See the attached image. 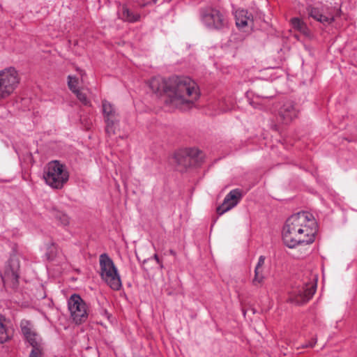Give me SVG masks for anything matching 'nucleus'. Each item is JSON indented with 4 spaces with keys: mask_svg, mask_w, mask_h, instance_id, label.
<instances>
[{
    "mask_svg": "<svg viewBox=\"0 0 357 357\" xmlns=\"http://www.w3.org/2000/svg\"><path fill=\"white\" fill-rule=\"evenodd\" d=\"M317 232L315 220L312 214L299 212L290 216L282 231L284 244L293 248L300 244H310L314 241Z\"/></svg>",
    "mask_w": 357,
    "mask_h": 357,
    "instance_id": "f257e3e1",
    "label": "nucleus"
},
{
    "mask_svg": "<svg viewBox=\"0 0 357 357\" xmlns=\"http://www.w3.org/2000/svg\"><path fill=\"white\" fill-rule=\"evenodd\" d=\"M156 96L167 105L185 109L189 107L200 96L199 91H156Z\"/></svg>",
    "mask_w": 357,
    "mask_h": 357,
    "instance_id": "f03ea898",
    "label": "nucleus"
},
{
    "mask_svg": "<svg viewBox=\"0 0 357 357\" xmlns=\"http://www.w3.org/2000/svg\"><path fill=\"white\" fill-rule=\"evenodd\" d=\"M43 177L48 185L61 189L68 181L69 173L66 165L57 160H53L45 167Z\"/></svg>",
    "mask_w": 357,
    "mask_h": 357,
    "instance_id": "7ed1b4c3",
    "label": "nucleus"
},
{
    "mask_svg": "<svg viewBox=\"0 0 357 357\" xmlns=\"http://www.w3.org/2000/svg\"><path fill=\"white\" fill-rule=\"evenodd\" d=\"M100 270L101 278L113 290H119L122 286L120 275L112 259L107 255L100 256Z\"/></svg>",
    "mask_w": 357,
    "mask_h": 357,
    "instance_id": "20e7f679",
    "label": "nucleus"
},
{
    "mask_svg": "<svg viewBox=\"0 0 357 357\" xmlns=\"http://www.w3.org/2000/svg\"><path fill=\"white\" fill-rule=\"evenodd\" d=\"M174 159L178 166L185 169L201 160L202 152L196 148L181 149L174 153Z\"/></svg>",
    "mask_w": 357,
    "mask_h": 357,
    "instance_id": "39448f33",
    "label": "nucleus"
},
{
    "mask_svg": "<svg viewBox=\"0 0 357 357\" xmlns=\"http://www.w3.org/2000/svg\"><path fill=\"white\" fill-rule=\"evenodd\" d=\"M68 306L71 317L76 324L86 321L88 317L86 305L79 295H72L68 299Z\"/></svg>",
    "mask_w": 357,
    "mask_h": 357,
    "instance_id": "423d86ee",
    "label": "nucleus"
},
{
    "mask_svg": "<svg viewBox=\"0 0 357 357\" xmlns=\"http://www.w3.org/2000/svg\"><path fill=\"white\" fill-rule=\"evenodd\" d=\"M202 20L209 28L220 29L227 25L224 15L217 9L206 8L202 10Z\"/></svg>",
    "mask_w": 357,
    "mask_h": 357,
    "instance_id": "0eeeda50",
    "label": "nucleus"
},
{
    "mask_svg": "<svg viewBox=\"0 0 357 357\" xmlns=\"http://www.w3.org/2000/svg\"><path fill=\"white\" fill-rule=\"evenodd\" d=\"M102 112L106 124V133L111 136L115 134L116 125L118 123V113L115 107L109 101L102 102Z\"/></svg>",
    "mask_w": 357,
    "mask_h": 357,
    "instance_id": "6e6552de",
    "label": "nucleus"
},
{
    "mask_svg": "<svg viewBox=\"0 0 357 357\" xmlns=\"http://www.w3.org/2000/svg\"><path fill=\"white\" fill-rule=\"evenodd\" d=\"M20 261L17 258L13 257L6 265L1 280L5 285L15 288L18 284Z\"/></svg>",
    "mask_w": 357,
    "mask_h": 357,
    "instance_id": "1a4fd4ad",
    "label": "nucleus"
},
{
    "mask_svg": "<svg viewBox=\"0 0 357 357\" xmlns=\"http://www.w3.org/2000/svg\"><path fill=\"white\" fill-rule=\"evenodd\" d=\"M315 291L316 285L314 283L307 284L290 292L288 301L296 305H302L307 303Z\"/></svg>",
    "mask_w": 357,
    "mask_h": 357,
    "instance_id": "9d476101",
    "label": "nucleus"
},
{
    "mask_svg": "<svg viewBox=\"0 0 357 357\" xmlns=\"http://www.w3.org/2000/svg\"><path fill=\"white\" fill-rule=\"evenodd\" d=\"M19 82L20 77L14 68H8L0 70V89L17 88Z\"/></svg>",
    "mask_w": 357,
    "mask_h": 357,
    "instance_id": "9b49d317",
    "label": "nucleus"
},
{
    "mask_svg": "<svg viewBox=\"0 0 357 357\" xmlns=\"http://www.w3.org/2000/svg\"><path fill=\"white\" fill-rule=\"evenodd\" d=\"M243 197L240 189L231 190L225 197L222 204L217 208V213L221 215L236 206Z\"/></svg>",
    "mask_w": 357,
    "mask_h": 357,
    "instance_id": "f8f14e48",
    "label": "nucleus"
},
{
    "mask_svg": "<svg viewBox=\"0 0 357 357\" xmlns=\"http://www.w3.org/2000/svg\"><path fill=\"white\" fill-rule=\"evenodd\" d=\"M169 87L171 89H197V83L187 76L172 75L169 77Z\"/></svg>",
    "mask_w": 357,
    "mask_h": 357,
    "instance_id": "ddd939ff",
    "label": "nucleus"
},
{
    "mask_svg": "<svg viewBox=\"0 0 357 357\" xmlns=\"http://www.w3.org/2000/svg\"><path fill=\"white\" fill-rule=\"evenodd\" d=\"M264 91H247L245 96L250 105L257 107L258 105L266 103L273 96H268Z\"/></svg>",
    "mask_w": 357,
    "mask_h": 357,
    "instance_id": "4468645a",
    "label": "nucleus"
},
{
    "mask_svg": "<svg viewBox=\"0 0 357 357\" xmlns=\"http://www.w3.org/2000/svg\"><path fill=\"white\" fill-rule=\"evenodd\" d=\"M298 112V109L292 102H286L281 107L279 115L284 123H287L297 117Z\"/></svg>",
    "mask_w": 357,
    "mask_h": 357,
    "instance_id": "2eb2a0df",
    "label": "nucleus"
},
{
    "mask_svg": "<svg viewBox=\"0 0 357 357\" xmlns=\"http://www.w3.org/2000/svg\"><path fill=\"white\" fill-rule=\"evenodd\" d=\"M24 337L33 347L29 357H41L42 351L40 348V338L35 331V329L30 333V335H26Z\"/></svg>",
    "mask_w": 357,
    "mask_h": 357,
    "instance_id": "dca6fc26",
    "label": "nucleus"
},
{
    "mask_svg": "<svg viewBox=\"0 0 357 357\" xmlns=\"http://www.w3.org/2000/svg\"><path fill=\"white\" fill-rule=\"evenodd\" d=\"M13 335V329L10 323L3 316L0 315V343L10 340Z\"/></svg>",
    "mask_w": 357,
    "mask_h": 357,
    "instance_id": "f3484780",
    "label": "nucleus"
},
{
    "mask_svg": "<svg viewBox=\"0 0 357 357\" xmlns=\"http://www.w3.org/2000/svg\"><path fill=\"white\" fill-rule=\"evenodd\" d=\"M265 264V257L260 256L258 262L255 268V275L252 279V283L254 286H259L263 284L265 276L264 274V266Z\"/></svg>",
    "mask_w": 357,
    "mask_h": 357,
    "instance_id": "a211bd4d",
    "label": "nucleus"
},
{
    "mask_svg": "<svg viewBox=\"0 0 357 357\" xmlns=\"http://www.w3.org/2000/svg\"><path fill=\"white\" fill-rule=\"evenodd\" d=\"M307 11L310 17L323 24H331L334 21L333 15L326 16L323 15L317 8L309 6Z\"/></svg>",
    "mask_w": 357,
    "mask_h": 357,
    "instance_id": "6ab92c4d",
    "label": "nucleus"
},
{
    "mask_svg": "<svg viewBox=\"0 0 357 357\" xmlns=\"http://www.w3.org/2000/svg\"><path fill=\"white\" fill-rule=\"evenodd\" d=\"M248 14V11L245 10L236 12V24L238 27L244 28L252 24V20Z\"/></svg>",
    "mask_w": 357,
    "mask_h": 357,
    "instance_id": "aec40b11",
    "label": "nucleus"
},
{
    "mask_svg": "<svg viewBox=\"0 0 357 357\" xmlns=\"http://www.w3.org/2000/svg\"><path fill=\"white\" fill-rule=\"evenodd\" d=\"M168 85L169 78L166 79L160 76L152 78L149 82L151 89H171Z\"/></svg>",
    "mask_w": 357,
    "mask_h": 357,
    "instance_id": "412c9836",
    "label": "nucleus"
},
{
    "mask_svg": "<svg viewBox=\"0 0 357 357\" xmlns=\"http://www.w3.org/2000/svg\"><path fill=\"white\" fill-rule=\"evenodd\" d=\"M119 18L128 22H135L140 20V15L134 13L130 10L126 6H123L121 12L119 13Z\"/></svg>",
    "mask_w": 357,
    "mask_h": 357,
    "instance_id": "4be33fe9",
    "label": "nucleus"
},
{
    "mask_svg": "<svg viewBox=\"0 0 357 357\" xmlns=\"http://www.w3.org/2000/svg\"><path fill=\"white\" fill-rule=\"evenodd\" d=\"M291 23L293 27L296 29L301 33H303L305 36L309 34V30L306 26V24L301 21L299 18L295 17L291 19Z\"/></svg>",
    "mask_w": 357,
    "mask_h": 357,
    "instance_id": "5701e85b",
    "label": "nucleus"
},
{
    "mask_svg": "<svg viewBox=\"0 0 357 357\" xmlns=\"http://www.w3.org/2000/svg\"><path fill=\"white\" fill-rule=\"evenodd\" d=\"M20 327L24 336L30 335V333L34 330L33 324L27 320H22Z\"/></svg>",
    "mask_w": 357,
    "mask_h": 357,
    "instance_id": "b1692460",
    "label": "nucleus"
},
{
    "mask_svg": "<svg viewBox=\"0 0 357 357\" xmlns=\"http://www.w3.org/2000/svg\"><path fill=\"white\" fill-rule=\"evenodd\" d=\"M55 218L63 225L66 226L70 223L69 217L64 213L58 211L55 214Z\"/></svg>",
    "mask_w": 357,
    "mask_h": 357,
    "instance_id": "393cba45",
    "label": "nucleus"
},
{
    "mask_svg": "<svg viewBox=\"0 0 357 357\" xmlns=\"http://www.w3.org/2000/svg\"><path fill=\"white\" fill-rule=\"evenodd\" d=\"M76 97L84 105H89L90 102L87 98V96L83 91H73Z\"/></svg>",
    "mask_w": 357,
    "mask_h": 357,
    "instance_id": "a878e982",
    "label": "nucleus"
},
{
    "mask_svg": "<svg viewBox=\"0 0 357 357\" xmlns=\"http://www.w3.org/2000/svg\"><path fill=\"white\" fill-rule=\"evenodd\" d=\"M78 79L75 77L68 76V86L70 89H76V87L78 86Z\"/></svg>",
    "mask_w": 357,
    "mask_h": 357,
    "instance_id": "bb28decb",
    "label": "nucleus"
},
{
    "mask_svg": "<svg viewBox=\"0 0 357 357\" xmlns=\"http://www.w3.org/2000/svg\"><path fill=\"white\" fill-rule=\"evenodd\" d=\"M317 337H314L307 344L303 345V347H313L317 343Z\"/></svg>",
    "mask_w": 357,
    "mask_h": 357,
    "instance_id": "cd10ccee",
    "label": "nucleus"
},
{
    "mask_svg": "<svg viewBox=\"0 0 357 357\" xmlns=\"http://www.w3.org/2000/svg\"><path fill=\"white\" fill-rule=\"evenodd\" d=\"M10 94V91H0V99L6 98Z\"/></svg>",
    "mask_w": 357,
    "mask_h": 357,
    "instance_id": "c85d7f7f",
    "label": "nucleus"
},
{
    "mask_svg": "<svg viewBox=\"0 0 357 357\" xmlns=\"http://www.w3.org/2000/svg\"><path fill=\"white\" fill-rule=\"evenodd\" d=\"M153 257L155 259V261H157V263L160 265V267L162 268V264L160 263L158 256L155 254V255H154Z\"/></svg>",
    "mask_w": 357,
    "mask_h": 357,
    "instance_id": "c756f323",
    "label": "nucleus"
},
{
    "mask_svg": "<svg viewBox=\"0 0 357 357\" xmlns=\"http://www.w3.org/2000/svg\"><path fill=\"white\" fill-rule=\"evenodd\" d=\"M170 253H171L172 255H174V254H175V253H174V252L173 250H171V251H170Z\"/></svg>",
    "mask_w": 357,
    "mask_h": 357,
    "instance_id": "7c9ffc66",
    "label": "nucleus"
}]
</instances>
